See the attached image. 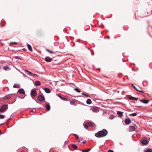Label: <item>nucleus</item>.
<instances>
[{
  "label": "nucleus",
  "mask_w": 152,
  "mask_h": 152,
  "mask_svg": "<svg viewBox=\"0 0 152 152\" xmlns=\"http://www.w3.org/2000/svg\"><path fill=\"white\" fill-rule=\"evenodd\" d=\"M66 141H65V143H66Z\"/></svg>",
  "instance_id": "51"
},
{
  "label": "nucleus",
  "mask_w": 152,
  "mask_h": 152,
  "mask_svg": "<svg viewBox=\"0 0 152 152\" xmlns=\"http://www.w3.org/2000/svg\"><path fill=\"white\" fill-rule=\"evenodd\" d=\"M46 50L48 51V52L51 53H52V54H54V53L53 51H52L48 49H46Z\"/></svg>",
  "instance_id": "26"
},
{
  "label": "nucleus",
  "mask_w": 152,
  "mask_h": 152,
  "mask_svg": "<svg viewBox=\"0 0 152 152\" xmlns=\"http://www.w3.org/2000/svg\"><path fill=\"white\" fill-rule=\"evenodd\" d=\"M140 101L141 102L143 103L144 104H147L150 102L149 100H146L144 99H140Z\"/></svg>",
  "instance_id": "8"
},
{
  "label": "nucleus",
  "mask_w": 152,
  "mask_h": 152,
  "mask_svg": "<svg viewBox=\"0 0 152 152\" xmlns=\"http://www.w3.org/2000/svg\"><path fill=\"white\" fill-rule=\"evenodd\" d=\"M10 96H8V97H6V98H5L7 99H10Z\"/></svg>",
  "instance_id": "37"
},
{
  "label": "nucleus",
  "mask_w": 152,
  "mask_h": 152,
  "mask_svg": "<svg viewBox=\"0 0 152 152\" xmlns=\"http://www.w3.org/2000/svg\"><path fill=\"white\" fill-rule=\"evenodd\" d=\"M141 143L142 144L146 145L148 143L147 139L146 138H143L141 140Z\"/></svg>",
  "instance_id": "4"
},
{
  "label": "nucleus",
  "mask_w": 152,
  "mask_h": 152,
  "mask_svg": "<svg viewBox=\"0 0 152 152\" xmlns=\"http://www.w3.org/2000/svg\"><path fill=\"white\" fill-rule=\"evenodd\" d=\"M73 135L76 137V134H74Z\"/></svg>",
  "instance_id": "43"
},
{
  "label": "nucleus",
  "mask_w": 152,
  "mask_h": 152,
  "mask_svg": "<svg viewBox=\"0 0 152 152\" xmlns=\"http://www.w3.org/2000/svg\"><path fill=\"white\" fill-rule=\"evenodd\" d=\"M45 108L47 109L48 111H49L50 110V107L49 104H46L45 105Z\"/></svg>",
  "instance_id": "18"
},
{
  "label": "nucleus",
  "mask_w": 152,
  "mask_h": 152,
  "mask_svg": "<svg viewBox=\"0 0 152 152\" xmlns=\"http://www.w3.org/2000/svg\"><path fill=\"white\" fill-rule=\"evenodd\" d=\"M13 88H20V86L19 84H14L13 86Z\"/></svg>",
  "instance_id": "15"
},
{
  "label": "nucleus",
  "mask_w": 152,
  "mask_h": 152,
  "mask_svg": "<svg viewBox=\"0 0 152 152\" xmlns=\"http://www.w3.org/2000/svg\"><path fill=\"white\" fill-rule=\"evenodd\" d=\"M8 108V106L7 104H4L2 105L0 108V112H5Z\"/></svg>",
  "instance_id": "2"
},
{
  "label": "nucleus",
  "mask_w": 152,
  "mask_h": 152,
  "mask_svg": "<svg viewBox=\"0 0 152 152\" xmlns=\"http://www.w3.org/2000/svg\"><path fill=\"white\" fill-rule=\"evenodd\" d=\"M79 40H80V39L78 40V41H77V42H78Z\"/></svg>",
  "instance_id": "50"
},
{
  "label": "nucleus",
  "mask_w": 152,
  "mask_h": 152,
  "mask_svg": "<svg viewBox=\"0 0 152 152\" xmlns=\"http://www.w3.org/2000/svg\"><path fill=\"white\" fill-rule=\"evenodd\" d=\"M129 99L131 100H137L138 99V98L134 97L131 96H129Z\"/></svg>",
  "instance_id": "13"
},
{
  "label": "nucleus",
  "mask_w": 152,
  "mask_h": 152,
  "mask_svg": "<svg viewBox=\"0 0 152 152\" xmlns=\"http://www.w3.org/2000/svg\"><path fill=\"white\" fill-rule=\"evenodd\" d=\"M85 143H86V142H83V144H85Z\"/></svg>",
  "instance_id": "45"
},
{
  "label": "nucleus",
  "mask_w": 152,
  "mask_h": 152,
  "mask_svg": "<svg viewBox=\"0 0 152 152\" xmlns=\"http://www.w3.org/2000/svg\"><path fill=\"white\" fill-rule=\"evenodd\" d=\"M74 90L76 91V88H75L74 89Z\"/></svg>",
  "instance_id": "46"
},
{
  "label": "nucleus",
  "mask_w": 152,
  "mask_h": 152,
  "mask_svg": "<svg viewBox=\"0 0 152 152\" xmlns=\"http://www.w3.org/2000/svg\"><path fill=\"white\" fill-rule=\"evenodd\" d=\"M34 84L35 86H40L41 85L40 82L39 81H36L35 82Z\"/></svg>",
  "instance_id": "14"
},
{
  "label": "nucleus",
  "mask_w": 152,
  "mask_h": 152,
  "mask_svg": "<svg viewBox=\"0 0 152 152\" xmlns=\"http://www.w3.org/2000/svg\"><path fill=\"white\" fill-rule=\"evenodd\" d=\"M85 96L86 97H88V96H89V95H87V94H85Z\"/></svg>",
  "instance_id": "39"
},
{
  "label": "nucleus",
  "mask_w": 152,
  "mask_h": 152,
  "mask_svg": "<svg viewBox=\"0 0 152 152\" xmlns=\"http://www.w3.org/2000/svg\"><path fill=\"white\" fill-rule=\"evenodd\" d=\"M132 85L133 87L137 91H138L140 92L143 93L144 92L142 91H140L137 88H136L135 86H134L133 84H132Z\"/></svg>",
  "instance_id": "12"
},
{
  "label": "nucleus",
  "mask_w": 152,
  "mask_h": 152,
  "mask_svg": "<svg viewBox=\"0 0 152 152\" xmlns=\"http://www.w3.org/2000/svg\"><path fill=\"white\" fill-rule=\"evenodd\" d=\"M86 103L88 104H90L91 103V100L90 99H88Z\"/></svg>",
  "instance_id": "21"
},
{
  "label": "nucleus",
  "mask_w": 152,
  "mask_h": 152,
  "mask_svg": "<svg viewBox=\"0 0 152 152\" xmlns=\"http://www.w3.org/2000/svg\"><path fill=\"white\" fill-rule=\"evenodd\" d=\"M75 101H70V103L71 104L75 105Z\"/></svg>",
  "instance_id": "27"
},
{
  "label": "nucleus",
  "mask_w": 152,
  "mask_h": 152,
  "mask_svg": "<svg viewBox=\"0 0 152 152\" xmlns=\"http://www.w3.org/2000/svg\"><path fill=\"white\" fill-rule=\"evenodd\" d=\"M107 38H108V39H109V36H108L107 37Z\"/></svg>",
  "instance_id": "49"
},
{
  "label": "nucleus",
  "mask_w": 152,
  "mask_h": 152,
  "mask_svg": "<svg viewBox=\"0 0 152 152\" xmlns=\"http://www.w3.org/2000/svg\"><path fill=\"white\" fill-rule=\"evenodd\" d=\"M122 113H123L122 112H120L119 111H118L117 112V114L120 117H121L122 116V115H123Z\"/></svg>",
  "instance_id": "20"
},
{
  "label": "nucleus",
  "mask_w": 152,
  "mask_h": 152,
  "mask_svg": "<svg viewBox=\"0 0 152 152\" xmlns=\"http://www.w3.org/2000/svg\"><path fill=\"white\" fill-rule=\"evenodd\" d=\"M76 137H77V140L78 139V137L77 136H77H76Z\"/></svg>",
  "instance_id": "41"
},
{
  "label": "nucleus",
  "mask_w": 152,
  "mask_h": 152,
  "mask_svg": "<svg viewBox=\"0 0 152 152\" xmlns=\"http://www.w3.org/2000/svg\"><path fill=\"white\" fill-rule=\"evenodd\" d=\"M107 134V131L105 129H103L102 130L99 131L95 133V135L97 137L100 138L105 136Z\"/></svg>",
  "instance_id": "1"
},
{
  "label": "nucleus",
  "mask_w": 152,
  "mask_h": 152,
  "mask_svg": "<svg viewBox=\"0 0 152 152\" xmlns=\"http://www.w3.org/2000/svg\"><path fill=\"white\" fill-rule=\"evenodd\" d=\"M28 73L29 75H31V76H32L33 73H32L31 72L29 71Z\"/></svg>",
  "instance_id": "34"
},
{
  "label": "nucleus",
  "mask_w": 152,
  "mask_h": 152,
  "mask_svg": "<svg viewBox=\"0 0 152 152\" xmlns=\"http://www.w3.org/2000/svg\"><path fill=\"white\" fill-rule=\"evenodd\" d=\"M125 123L126 124H129L131 123V120L129 118H126L125 120Z\"/></svg>",
  "instance_id": "10"
},
{
  "label": "nucleus",
  "mask_w": 152,
  "mask_h": 152,
  "mask_svg": "<svg viewBox=\"0 0 152 152\" xmlns=\"http://www.w3.org/2000/svg\"><path fill=\"white\" fill-rule=\"evenodd\" d=\"M45 91L46 93H49L50 92V89L48 88H45Z\"/></svg>",
  "instance_id": "19"
},
{
  "label": "nucleus",
  "mask_w": 152,
  "mask_h": 152,
  "mask_svg": "<svg viewBox=\"0 0 152 152\" xmlns=\"http://www.w3.org/2000/svg\"><path fill=\"white\" fill-rule=\"evenodd\" d=\"M146 152H152V151L151 149H148L146 151Z\"/></svg>",
  "instance_id": "29"
},
{
  "label": "nucleus",
  "mask_w": 152,
  "mask_h": 152,
  "mask_svg": "<svg viewBox=\"0 0 152 152\" xmlns=\"http://www.w3.org/2000/svg\"><path fill=\"white\" fill-rule=\"evenodd\" d=\"M1 134V130H0V134Z\"/></svg>",
  "instance_id": "48"
},
{
  "label": "nucleus",
  "mask_w": 152,
  "mask_h": 152,
  "mask_svg": "<svg viewBox=\"0 0 152 152\" xmlns=\"http://www.w3.org/2000/svg\"><path fill=\"white\" fill-rule=\"evenodd\" d=\"M17 43L16 42H10V44H17Z\"/></svg>",
  "instance_id": "33"
},
{
  "label": "nucleus",
  "mask_w": 152,
  "mask_h": 152,
  "mask_svg": "<svg viewBox=\"0 0 152 152\" xmlns=\"http://www.w3.org/2000/svg\"><path fill=\"white\" fill-rule=\"evenodd\" d=\"M89 126V125H88V123H87L86 124H85L84 125V126L86 129H88V127Z\"/></svg>",
  "instance_id": "23"
},
{
  "label": "nucleus",
  "mask_w": 152,
  "mask_h": 152,
  "mask_svg": "<svg viewBox=\"0 0 152 152\" xmlns=\"http://www.w3.org/2000/svg\"><path fill=\"white\" fill-rule=\"evenodd\" d=\"M137 114L136 113H132L131 114L129 115H132L133 116H135L137 115Z\"/></svg>",
  "instance_id": "25"
},
{
  "label": "nucleus",
  "mask_w": 152,
  "mask_h": 152,
  "mask_svg": "<svg viewBox=\"0 0 152 152\" xmlns=\"http://www.w3.org/2000/svg\"><path fill=\"white\" fill-rule=\"evenodd\" d=\"M14 58L15 59H21V58H19L18 56H15L14 57Z\"/></svg>",
  "instance_id": "31"
},
{
  "label": "nucleus",
  "mask_w": 152,
  "mask_h": 152,
  "mask_svg": "<svg viewBox=\"0 0 152 152\" xmlns=\"http://www.w3.org/2000/svg\"><path fill=\"white\" fill-rule=\"evenodd\" d=\"M18 92L21 94H24L25 93L24 90L23 88H21L18 90Z\"/></svg>",
  "instance_id": "11"
},
{
  "label": "nucleus",
  "mask_w": 152,
  "mask_h": 152,
  "mask_svg": "<svg viewBox=\"0 0 152 152\" xmlns=\"http://www.w3.org/2000/svg\"><path fill=\"white\" fill-rule=\"evenodd\" d=\"M4 118V116L3 115H0V119H3Z\"/></svg>",
  "instance_id": "28"
},
{
  "label": "nucleus",
  "mask_w": 152,
  "mask_h": 152,
  "mask_svg": "<svg viewBox=\"0 0 152 152\" xmlns=\"http://www.w3.org/2000/svg\"><path fill=\"white\" fill-rule=\"evenodd\" d=\"M31 96V97H35L37 95V93L35 89H32L30 93Z\"/></svg>",
  "instance_id": "3"
},
{
  "label": "nucleus",
  "mask_w": 152,
  "mask_h": 152,
  "mask_svg": "<svg viewBox=\"0 0 152 152\" xmlns=\"http://www.w3.org/2000/svg\"><path fill=\"white\" fill-rule=\"evenodd\" d=\"M88 125H89V126H90L91 127H93L94 126V124L91 122H87Z\"/></svg>",
  "instance_id": "16"
},
{
  "label": "nucleus",
  "mask_w": 152,
  "mask_h": 152,
  "mask_svg": "<svg viewBox=\"0 0 152 152\" xmlns=\"http://www.w3.org/2000/svg\"><path fill=\"white\" fill-rule=\"evenodd\" d=\"M72 147L75 148V149H76V145L75 144H72Z\"/></svg>",
  "instance_id": "30"
},
{
  "label": "nucleus",
  "mask_w": 152,
  "mask_h": 152,
  "mask_svg": "<svg viewBox=\"0 0 152 152\" xmlns=\"http://www.w3.org/2000/svg\"><path fill=\"white\" fill-rule=\"evenodd\" d=\"M38 100L40 102H42L43 101L44 99V97L42 95H39L38 97Z\"/></svg>",
  "instance_id": "6"
},
{
  "label": "nucleus",
  "mask_w": 152,
  "mask_h": 152,
  "mask_svg": "<svg viewBox=\"0 0 152 152\" xmlns=\"http://www.w3.org/2000/svg\"><path fill=\"white\" fill-rule=\"evenodd\" d=\"M114 118V116L112 115H110V119H113Z\"/></svg>",
  "instance_id": "32"
},
{
  "label": "nucleus",
  "mask_w": 152,
  "mask_h": 152,
  "mask_svg": "<svg viewBox=\"0 0 152 152\" xmlns=\"http://www.w3.org/2000/svg\"><path fill=\"white\" fill-rule=\"evenodd\" d=\"M135 129V127L134 126H130L129 127V131L130 132L134 131Z\"/></svg>",
  "instance_id": "9"
},
{
  "label": "nucleus",
  "mask_w": 152,
  "mask_h": 152,
  "mask_svg": "<svg viewBox=\"0 0 152 152\" xmlns=\"http://www.w3.org/2000/svg\"><path fill=\"white\" fill-rule=\"evenodd\" d=\"M9 67L8 66H4L3 67V69L5 70H7V69H9Z\"/></svg>",
  "instance_id": "22"
},
{
  "label": "nucleus",
  "mask_w": 152,
  "mask_h": 152,
  "mask_svg": "<svg viewBox=\"0 0 152 152\" xmlns=\"http://www.w3.org/2000/svg\"><path fill=\"white\" fill-rule=\"evenodd\" d=\"M92 111L94 112L97 113L99 111V108L97 107H94L91 108Z\"/></svg>",
  "instance_id": "5"
},
{
  "label": "nucleus",
  "mask_w": 152,
  "mask_h": 152,
  "mask_svg": "<svg viewBox=\"0 0 152 152\" xmlns=\"http://www.w3.org/2000/svg\"><path fill=\"white\" fill-rule=\"evenodd\" d=\"M53 59L49 56L45 58V61L47 62H50L53 60Z\"/></svg>",
  "instance_id": "7"
},
{
  "label": "nucleus",
  "mask_w": 152,
  "mask_h": 152,
  "mask_svg": "<svg viewBox=\"0 0 152 152\" xmlns=\"http://www.w3.org/2000/svg\"><path fill=\"white\" fill-rule=\"evenodd\" d=\"M60 97L61 98H62V96H60Z\"/></svg>",
  "instance_id": "47"
},
{
  "label": "nucleus",
  "mask_w": 152,
  "mask_h": 152,
  "mask_svg": "<svg viewBox=\"0 0 152 152\" xmlns=\"http://www.w3.org/2000/svg\"><path fill=\"white\" fill-rule=\"evenodd\" d=\"M151 106H152V104L151 105Z\"/></svg>",
  "instance_id": "53"
},
{
  "label": "nucleus",
  "mask_w": 152,
  "mask_h": 152,
  "mask_svg": "<svg viewBox=\"0 0 152 152\" xmlns=\"http://www.w3.org/2000/svg\"><path fill=\"white\" fill-rule=\"evenodd\" d=\"M77 92H80V91L78 88H77Z\"/></svg>",
  "instance_id": "36"
},
{
  "label": "nucleus",
  "mask_w": 152,
  "mask_h": 152,
  "mask_svg": "<svg viewBox=\"0 0 152 152\" xmlns=\"http://www.w3.org/2000/svg\"><path fill=\"white\" fill-rule=\"evenodd\" d=\"M90 150H91V149H88L83 150L82 151V152H88Z\"/></svg>",
  "instance_id": "24"
},
{
  "label": "nucleus",
  "mask_w": 152,
  "mask_h": 152,
  "mask_svg": "<svg viewBox=\"0 0 152 152\" xmlns=\"http://www.w3.org/2000/svg\"><path fill=\"white\" fill-rule=\"evenodd\" d=\"M108 152H114V151H113L112 150H109Z\"/></svg>",
  "instance_id": "38"
},
{
  "label": "nucleus",
  "mask_w": 152,
  "mask_h": 152,
  "mask_svg": "<svg viewBox=\"0 0 152 152\" xmlns=\"http://www.w3.org/2000/svg\"><path fill=\"white\" fill-rule=\"evenodd\" d=\"M37 76V74H32V76Z\"/></svg>",
  "instance_id": "35"
},
{
  "label": "nucleus",
  "mask_w": 152,
  "mask_h": 152,
  "mask_svg": "<svg viewBox=\"0 0 152 152\" xmlns=\"http://www.w3.org/2000/svg\"><path fill=\"white\" fill-rule=\"evenodd\" d=\"M82 94L85 95V94H84V93H82Z\"/></svg>",
  "instance_id": "42"
},
{
  "label": "nucleus",
  "mask_w": 152,
  "mask_h": 152,
  "mask_svg": "<svg viewBox=\"0 0 152 152\" xmlns=\"http://www.w3.org/2000/svg\"><path fill=\"white\" fill-rule=\"evenodd\" d=\"M1 66L0 65V70H1Z\"/></svg>",
  "instance_id": "44"
},
{
  "label": "nucleus",
  "mask_w": 152,
  "mask_h": 152,
  "mask_svg": "<svg viewBox=\"0 0 152 152\" xmlns=\"http://www.w3.org/2000/svg\"><path fill=\"white\" fill-rule=\"evenodd\" d=\"M21 152H23V151H21Z\"/></svg>",
  "instance_id": "52"
},
{
  "label": "nucleus",
  "mask_w": 152,
  "mask_h": 152,
  "mask_svg": "<svg viewBox=\"0 0 152 152\" xmlns=\"http://www.w3.org/2000/svg\"><path fill=\"white\" fill-rule=\"evenodd\" d=\"M25 71H26V72H29V71H28V70H27V69H26V70H25Z\"/></svg>",
  "instance_id": "40"
},
{
  "label": "nucleus",
  "mask_w": 152,
  "mask_h": 152,
  "mask_svg": "<svg viewBox=\"0 0 152 152\" xmlns=\"http://www.w3.org/2000/svg\"><path fill=\"white\" fill-rule=\"evenodd\" d=\"M27 46L28 47V50L30 51H32V49L31 46L30 45L28 44H27Z\"/></svg>",
  "instance_id": "17"
}]
</instances>
